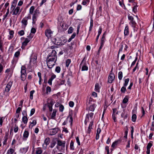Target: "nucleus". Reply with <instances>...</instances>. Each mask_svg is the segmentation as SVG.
I'll use <instances>...</instances> for the list:
<instances>
[{
  "instance_id": "obj_44",
  "label": "nucleus",
  "mask_w": 154,
  "mask_h": 154,
  "mask_svg": "<svg viewBox=\"0 0 154 154\" xmlns=\"http://www.w3.org/2000/svg\"><path fill=\"white\" fill-rule=\"evenodd\" d=\"M73 30V29L72 27H70L68 30V33H72Z\"/></svg>"
},
{
  "instance_id": "obj_3",
  "label": "nucleus",
  "mask_w": 154,
  "mask_h": 154,
  "mask_svg": "<svg viewBox=\"0 0 154 154\" xmlns=\"http://www.w3.org/2000/svg\"><path fill=\"white\" fill-rule=\"evenodd\" d=\"M26 67L25 66H23L21 67V79L23 81L25 80L26 76Z\"/></svg>"
},
{
  "instance_id": "obj_15",
  "label": "nucleus",
  "mask_w": 154,
  "mask_h": 154,
  "mask_svg": "<svg viewBox=\"0 0 154 154\" xmlns=\"http://www.w3.org/2000/svg\"><path fill=\"white\" fill-rule=\"evenodd\" d=\"M129 27L127 25L125 26L124 32V34L125 36H127L129 35Z\"/></svg>"
},
{
  "instance_id": "obj_55",
  "label": "nucleus",
  "mask_w": 154,
  "mask_h": 154,
  "mask_svg": "<svg viewBox=\"0 0 154 154\" xmlns=\"http://www.w3.org/2000/svg\"><path fill=\"white\" fill-rule=\"evenodd\" d=\"M128 101V98L125 97L123 100V103H127Z\"/></svg>"
},
{
  "instance_id": "obj_28",
  "label": "nucleus",
  "mask_w": 154,
  "mask_h": 154,
  "mask_svg": "<svg viewBox=\"0 0 154 154\" xmlns=\"http://www.w3.org/2000/svg\"><path fill=\"white\" fill-rule=\"evenodd\" d=\"M14 31L13 30H11L9 31V33L10 35L8 39H11L13 37V35L14 34Z\"/></svg>"
},
{
  "instance_id": "obj_16",
  "label": "nucleus",
  "mask_w": 154,
  "mask_h": 154,
  "mask_svg": "<svg viewBox=\"0 0 154 154\" xmlns=\"http://www.w3.org/2000/svg\"><path fill=\"white\" fill-rule=\"evenodd\" d=\"M21 23L24 26L26 27L28 23L27 18H23L21 21Z\"/></svg>"
},
{
  "instance_id": "obj_53",
  "label": "nucleus",
  "mask_w": 154,
  "mask_h": 154,
  "mask_svg": "<svg viewBox=\"0 0 154 154\" xmlns=\"http://www.w3.org/2000/svg\"><path fill=\"white\" fill-rule=\"evenodd\" d=\"M21 107H19L17 108L16 110V113L18 114L20 113V111L21 109Z\"/></svg>"
},
{
  "instance_id": "obj_48",
  "label": "nucleus",
  "mask_w": 154,
  "mask_h": 154,
  "mask_svg": "<svg viewBox=\"0 0 154 154\" xmlns=\"http://www.w3.org/2000/svg\"><path fill=\"white\" fill-rule=\"evenodd\" d=\"M20 54V51H17L14 54V56L16 57H17Z\"/></svg>"
},
{
  "instance_id": "obj_5",
  "label": "nucleus",
  "mask_w": 154,
  "mask_h": 154,
  "mask_svg": "<svg viewBox=\"0 0 154 154\" xmlns=\"http://www.w3.org/2000/svg\"><path fill=\"white\" fill-rule=\"evenodd\" d=\"M33 36V35H32L30 34V36L28 37V38H25L24 42L22 43V46L21 47L22 48H23V47L24 48L27 45V43L30 41Z\"/></svg>"
},
{
  "instance_id": "obj_38",
  "label": "nucleus",
  "mask_w": 154,
  "mask_h": 154,
  "mask_svg": "<svg viewBox=\"0 0 154 154\" xmlns=\"http://www.w3.org/2000/svg\"><path fill=\"white\" fill-rule=\"evenodd\" d=\"M88 67L87 66L84 65L82 67V71H87L88 70Z\"/></svg>"
},
{
  "instance_id": "obj_27",
  "label": "nucleus",
  "mask_w": 154,
  "mask_h": 154,
  "mask_svg": "<svg viewBox=\"0 0 154 154\" xmlns=\"http://www.w3.org/2000/svg\"><path fill=\"white\" fill-rule=\"evenodd\" d=\"M22 121L24 124H26L27 122L28 119L27 116H24L22 118Z\"/></svg>"
},
{
  "instance_id": "obj_40",
  "label": "nucleus",
  "mask_w": 154,
  "mask_h": 154,
  "mask_svg": "<svg viewBox=\"0 0 154 154\" xmlns=\"http://www.w3.org/2000/svg\"><path fill=\"white\" fill-rule=\"evenodd\" d=\"M126 86H123L121 89V91L122 93H125V91H126V88H125Z\"/></svg>"
},
{
  "instance_id": "obj_21",
  "label": "nucleus",
  "mask_w": 154,
  "mask_h": 154,
  "mask_svg": "<svg viewBox=\"0 0 154 154\" xmlns=\"http://www.w3.org/2000/svg\"><path fill=\"white\" fill-rule=\"evenodd\" d=\"M14 151V149L13 148H10L8 150L7 154H13Z\"/></svg>"
},
{
  "instance_id": "obj_6",
  "label": "nucleus",
  "mask_w": 154,
  "mask_h": 154,
  "mask_svg": "<svg viewBox=\"0 0 154 154\" xmlns=\"http://www.w3.org/2000/svg\"><path fill=\"white\" fill-rule=\"evenodd\" d=\"M56 60H47V66L49 68H51L55 65Z\"/></svg>"
},
{
  "instance_id": "obj_41",
  "label": "nucleus",
  "mask_w": 154,
  "mask_h": 154,
  "mask_svg": "<svg viewBox=\"0 0 154 154\" xmlns=\"http://www.w3.org/2000/svg\"><path fill=\"white\" fill-rule=\"evenodd\" d=\"M89 119L88 115V114H87L86 115L85 119V123L86 125L87 124V123L89 122Z\"/></svg>"
},
{
  "instance_id": "obj_14",
  "label": "nucleus",
  "mask_w": 154,
  "mask_h": 154,
  "mask_svg": "<svg viewBox=\"0 0 154 154\" xmlns=\"http://www.w3.org/2000/svg\"><path fill=\"white\" fill-rule=\"evenodd\" d=\"M29 135V132L26 131H25L24 132L23 137V139L25 140H26L27 138L28 137Z\"/></svg>"
},
{
  "instance_id": "obj_42",
  "label": "nucleus",
  "mask_w": 154,
  "mask_h": 154,
  "mask_svg": "<svg viewBox=\"0 0 154 154\" xmlns=\"http://www.w3.org/2000/svg\"><path fill=\"white\" fill-rule=\"evenodd\" d=\"M18 34L20 36H22L24 34V31L23 30H21L18 32Z\"/></svg>"
},
{
  "instance_id": "obj_8",
  "label": "nucleus",
  "mask_w": 154,
  "mask_h": 154,
  "mask_svg": "<svg viewBox=\"0 0 154 154\" xmlns=\"http://www.w3.org/2000/svg\"><path fill=\"white\" fill-rule=\"evenodd\" d=\"M52 34L53 32L50 29H46L45 31V35L48 38L51 37Z\"/></svg>"
},
{
  "instance_id": "obj_7",
  "label": "nucleus",
  "mask_w": 154,
  "mask_h": 154,
  "mask_svg": "<svg viewBox=\"0 0 154 154\" xmlns=\"http://www.w3.org/2000/svg\"><path fill=\"white\" fill-rule=\"evenodd\" d=\"M54 43L57 45H64V43L62 42L61 39L58 38H55L53 41Z\"/></svg>"
},
{
  "instance_id": "obj_36",
  "label": "nucleus",
  "mask_w": 154,
  "mask_h": 154,
  "mask_svg": "<svg viewBox=\"0 0 154 154\" xmlns=\"http://www.w3.org/2000/svg\"><path fill=\"white\" fill-rule=\"evenodd\" d=\"M129 80V78H127L125 80V83L124 84V86L126 87L127 85Z\"/></svg>"
},
{
  "instance_id": "obj_31",
  "label": "nucleus",
  "mask_w": 154,
  "mask_h": 154,
  "mask_svg": "<svg viewBox=\"0 0 154 154\" xmlns=\"http://www.w3.org/2000/svg\"><path fill=\"white\" fill-rule=\"evenodd\" d=\"M125 132L124 137L127 138V134L128 133V127L126 126L125 127Z\"/></svg>"
},
{
  "instance_id": "obj_19",
  "label": "nucleus",
  "mask_w": 154,
  "mask_h": 154,
  "mask_svg": "<svg viewBox=\"0 0 154 154\" xmlns=\"http://www.w3.org/2000/svg\"><path fill=\"white\" fill-rule=\"evenodd\" d=\"M96 105L94 104L90 106L89 109L91 111H94V110L95 108L96 107Z\"/></svg>"
},
{
  "instance_id": "obj_56",
  "label": "nucleus",
  "mask_w": 154,
  "mask_h": 154,
  "mask_svg": "<svg viewBox=\"0 0 154 154\" xmlns=\"http://www.w3.org/2000/svg\"><path fill=\"white\" fill-rule=\"evenodd\" d=\"M152 146V143H149L147 145V149H150Z\"/></svg>"
},
{
  "instance_id": "obj_39",
  "label": "nucleus",
  "mask_w": 154,
  "mask_h": 154,
  "mask_svg": "<svg viewBox=\"0 0 154 154\" xmlns=\"http://www.w3.org/2000/svg\"><path fill=\"white\" fill-rule=\"evenodd\" d=\"M71 63V60H70V59H67L66 61V66L68 67L69 64H70V63Z\"/></svg>"
},
{
  "instance_id": "obj_26",
  "label": "nucleus",
  "mask_w": 154,
  "mask_h": 154,
  "mask_svg": "<svg viewBox=\"0 0 154 154\" xmlns=\"http://www.w3.org/2000/svg\"><path fill=\"white\" fill-rule=\"evenodd\" d=\"M35 7L34 6H32L30 8L29 10V13L30 14H32L34 10H35Z\"/></svg>"
},
{
  "instance_id": "obj_35",
  "label": "nucleus",
  "mask_w": 154,
  "mask_h": 154,
  "mask_svg": "<svg viewBox=\"0 0 154 154\" xmlns=\"http://www.w3.org/2000/svg\"><path fill=\"white\" fill-rule=\"evenodd\" d=\"M93 25V20L92 19H91V22H90V26L89 27V31H91V30L92 28Z\"/></svg>"
},
{
  "instance_id": "obj_45",
  "label": "nucleus",
  "mask_w": 154,
  "mask_h": 154,
  "mask_svg": "<svg viewBox=\"0 0 154 154\" xmlns=\"http://www.w3.org/2000/svg\"><path fill=\"white\" fill-rule=\"evenodd\" d=\"M18 129H19V128H18V126L16 125H15V127H14V132L15 133L17 132L18 131Z\"/></svg>"
},
{
  "instance_id": "obj_57",
  "label": "nucleus",
  "mask_w": 154,
  "mask_h": 154,
  "mask_svg": "<svg viewBox=\"0 0 154 154\" xmlns=\"http://www.w3.org/2000/svg\"><path fill=\"white\" fill-rule=\"evenodd\" d=\"M4 119V118L3 117H1L0 118V125L1 126L2 125L3 120Z\"/></svg>"
},
{
  "instance_id": "obj_9",
  "label": "nucleus",
  "mask_w": 154,
  "mask_h": 154,
  "mask_svg": "<svg viewBox=\"0 0 154 154\" xmlns=\"http://www.w3.org/2000/svg\"><path fill=\"white\" fill-rule=\"evenodd\" d=\"M115 78L114 74L113 73H111L109 75L108 78V82L109 83H111L114 80Z\"/></svg>"
},
{
  "instance_id": "obj_12",
  "label": "nucleus",
  "mask_w": 154,
  "mask_h": 154,
  "mask_svg": "<svg viewBox=\"0 0 154 154\" xmlns=\"http://www.w3.org/2000/svg\"><path fill=\"white\" fill-rule=\"evenodd\" d=\"M37 58V57L35 56L32 57L30 60L29 63L30 64H33V65L35 64L36 63Z\"/></svg>"
},
{
  "instance_id": "obj_2",
  "label": "nucleus",
  "mask_w": 154,
  "mask_h": 154,
  "mask_svg": "<svg viewBox=\"0 0 154 154\" xmlns=\"http://www.w3.org/2000/svg\"><path fill=\"white\" fill-rule=\"evenodd\" d=\"M21 12L20 10V7L18 6L11 7V11L10 13L12 14V15H19Z\"/></svg>"
},
{
  "instance_id": "obj_54",
  "label": "nucleus",
  "mask_w": 154,
  "mask_h": 154,
  "mask_svg": "<svg viewBox=\"0 0 154 154\" xmlns=\"http://www.w3.org/2000/svg\"><path fill=\"white\" fill-rule=\"evenodd\" d=\"M51 91V88L49 86H48L46 88V93H48V92H50Z\"/></svg>"
},
{
  "instance_id": "obj_59",
  "label": "nucleus",
  "mask_w": 154,
  "mask_h": 154,
  "mask_svg": "<svg viewBox=\"0 0 154 154\" xmlns=\"http://www.w3.org/2000/svg\"><path fill=\"white\" fill-rule=\"evenodd\" d=\"M23 3V1L22 0L20 1L18 3L17 5L18 6H21Z\"/></svg>"
},
{
  "instance_id": "obj_32",
  "label": "nucleus",
  "mask_w": 154,
  "mask_h": 154,
  "mask_svg": "<svg viewBox=\"0 0 154 154\" xmlns=\"http://www.w3.org/2000/svg\"><path fill=\"white\" fill-rule=\"evenodd\" d=\"M57 111L56 110L54 109L53 111V112H52V115H51V118L53 119H54L55 118V116L56 115Z\"/></svg>"
},
{
  "instance_id": "obj_20",
  "label": "nucleus",
  "mask_w": 154,
  "mask_h": 154,
  "mask_svg": "<svg viewBox=\"0 0 154 154\" xmlns=\"http://www.w3.org/2000/svg\"><path fill=\"white\" fill-rule=\"evenodd\" d=\"M93 125V122L92 121L91 122H90L89 127H88V133H90L91 131V129H92V126Z\"/></svg>"
},
{
  "instance_id": "obj_47",
  "label": "nucleus",
  "mask_w": 154,
  "mask_h": 154,
  "mask_svg": "<svg viewBox=\"0 0 154 154\" xmlns=\"http://www.w3.org/2000/svg\"><path fill=\"white\" fill-rule=\"evenodd\" d=\"M64 108L63 106L62 105H60L59 106L60 111L62 112L63 111Z\"/></svg>"
},
{
  "instance_id": "obj_37",
  "label": "nucleus",
  "mask_w": 154,
  "mask_h": 154,
  "mask_svg": "<svg viewBox=\"0 0 154 154\" xmlns=\"http://www.w3.org/2000/svg\"><path fill=\"white\" fill-rule=\"evenodd\" d=\"M34 92H35L34 90L31 91L30 92V99L31 100H32L33 99V95Z\"/></svg>"
},
{
  "instance_id": "obj_24",
  "label": "nucleus",
  "mask_w": 154,
  "mask_h": 154,
  "mask_svg": "<svg viewBox=\"0 0 154 154\" xmlns=\"http://www.w3.org/2000/svg\"><path fill=\"white\" fill-rule=\"evenodd\" d=\"M70 149L73 150L75 149V147L74 145V142L72 140H71L70 143Z\"/></svg>"
},
{
  "instance_id": "obj_46",
  "label": "nucleus",
  "mask_w": 154,
  "mask_h": 154,
  "mask_svg": "<svg viewBox=\"0 0 154 154\" xmlns=\"http://www.w3.org/2000/svg\"><path fill=\"white\" fill-rule=\"evenodd\" d=\"M105 39V36L104 35V34H103V35L102 37L101 38V43H102V44H103Z\"/></svg>"
},
{
  "instance_id": "obj_10",
  "label": "nucleus",
  "mask_w": 154,
  "mask_h": 154,
  "mask_svg": "<svg viewBox=\"0 0 154 154\" xmlns=\"http://www.w3.org/2000/svg\"><path fill=\"white\" fill-rule=\"evenodd\" d=\"M59 131L57 128H54L50 130V133L51 135H53L55 134Z\"/></svg>"
},
{
  "instance_id": "obj_34",
  "label": "nucleus",
  "mask_w": 154,
  "mask_h": 154,
  "mask_svg": "<svg viewBox=\"0 0 154 154\" xmlns=\"http://www.w3.org/2000/svg\"><path fill=\"white\" fill-rule=\"evenodd\" d=\"M132 120L133 122H135L136 121L137 119V116L136 115L134 114L131 117Z\"/></svg>"
},
{
  "instance_id": "obj_17",
  "label": "nucleus",
  "mask_w": 154,
  "mask_h": 154,
  "mask_svg": "<svg viewBox=\"0 0 154 154\" xmlns=\"http://www.w3.org/2000/svg\"><path fill=\"white\" fill-rule=\"evenodd\" d=\"M42 151V148L40 147H38L36 149L35 151V153L36 154H41Z\"/></svg>"
},
{
  "instance_id": "obj_49",
  "label": "nucleus",
  "mask_w": 154,
  "mask_h": 154,
  "mask_svg": "<svg viewBox=\"0 0 154 154\" xmlns=\"http://www.w3.org/2000/svg\"><path fill=\"white\" fill-rule=\"evenodd\" d=\"M130 23H131L133 27H135L136 23L133 20L131 21Z\"/></svg>"
},
{
  "instance_id": "obj_64",
  "label": "nucleus",
  "mask_w": 154,
  "mask_h": 154,
  "mask_svg": "<svg viewBox=\"0 0 154 154\" xmlns=\"http://www.w3.org/2000/svg\"><path fill=\"white\" fill-rule=\"evenodd\" d=\"M56 77V75H55L53 74V75H52L51 76V78L50 79L53 80Z\"/></svg>"
},
{
  "instance_id": "obj_1",
  "label": "nucleus",
  "mask_w": 154,
  "mask_h": 154,
  "mask_svg": "<svg viewBox=\"0 0 154 154\" xmlns=\"http://www.w3.org/2000/svg\"><path fill=\"white\" fill-rule=\"evenodd\" d=\"M57 145L56 148L59 150L60 151H63L65 149L66 142L65 141H62L58 139L57 140Z\"/></svg>"
},
{
  "instance_id": "obj_22",
  "label": "nucleus",
  "mask_w": 154,
  "mask_h": 154,
  "mask_svg": "<svg viewBox=\"0 0 154 154\" xmlns=\"http://www.w3.org/2000/svg\"><path fill=\"white\" fill-rule=\"evenodd\" d=\"M100 88L99 84L97 83L96 84L95 86V91L97 92H100Z\"/></svg>"
},
{
  "instance_id": "obj_13",
  "label": "nucleus",
  "mask_w": 154,
  "mask_h": 154,
  "mask_svg": "<svg viewBox=\"0 0 154 154\" xmlns=\"http://www.w3.org/2000/svg\"><path fill=\"white\" fill-rule=\"evenodd\" d=\"M29 146H28L21 148L20 149V152L22 153L25 154L28 151L29 149Z\"/></svg>"
},
{
  "instance_id": "obj_29",
  "label": "nucleus",
  "mask_w": 154,
  "mask_h": 154,
  "mask_svg": "<svg viewBox=\"0 0 154 154\" xmlns=\"http://www.w3.org/2000/svg\"><path fill=\"white\" fill-rule=\"evenodd\" d=\"M50 140L49 138L47 137L45 139L44 141V143H45L46 146L48 145L50 143Z\"/></svg>"
},
{
  "instance_id": "obj_30",
  "label": "nucleus",
  "mask_w": 154,
  "mask_h": 154,
  "mask_svg": "<svg viewBox=\"0 0 154 154\" xmlns=\"http://www.w3.org/2000/svg\"><path fill=\"white\" fill-rule=\"evenodd\" d=\"M17 0H14L11 3V7H16Z\"/></svg>"
},
{
  "instance_id": "obj_50",
  "label": "nucleus",
  "mask_w": 154,
  "mask_h": 154,
  "mask_svg": "<svg viewBox=\"0 0 154 154\" xmlns=\"http://www.w3.org/2000/svg\"><path fill=\"white\" fill-rule=\"evenodd\" d=\"M137 5H136L134 6L133 9V11L135 13L137 11Z\"/></svg>"
},
{
  "instance_id": "obj_51",
  "label": "nucleus",
  "mask_w": 154,
  "mask_h": 154,
  "mask_svg": "<svg viewBox=\"0 0 154 154\" xmlns=\"http://www.w3.org/2000/svg\"><path fill=\"white\" fill-rule=\"evenodd\" d=\"M35 112V109H31V111H30V116H31L32 115H33Z\"/></svg>"
},
{
  "instance_id": "obj_18",
  "label": "nucleus",
  "mask_w": 154,
  "mask_h": 154,
  "mask_svg": "<svg viewBox=\"0 0 154 154\" xmlns=\"http://www.w3.org/2000/svg\"><path fill=\"white\" fill-rule=\"evenodd\" d=\"M37 17V13L36 12H35L33 14L32 17V20H33V23H34L36 21Z\"/></svg>"
},
{
  "instance_id": "obj_25",
  "label": "nucleus",
  "mask_w": 154,
  "mask_h": 154,
  "mask_svg": "<svg viewBox=\"0 0 154 154\" xmlns=\"http://www.w3.org/2000/svg\"><path fill=\"white\" fill-rule=\"evenodd\" d=\"M56 143V141L54 140H53L51 143L50 145V147L51 148H53L55 145Z\"/></svg>"
},
{
  "instance_id": "obj_43",
  "label": "nucleus",
  "mask_w": 154,
  "mask_h": 154,
  "mask_svg": "<svg viewBox=\"0 0 154 154\" xmlns=\"http://www.w3.org/2000/svg\"><path fill=\"white\" fill-rule=\"evenodd\" d=\"M55 71L57 72V73H59L60 72V68L59 66H57L56 67L55 69Z\"/></svg>"
},
{
  "instance_id": "obj_23",
  "label": "nucleus",
  "mask_w": 154,
  "mask_h": 154,
  "mask_svg": "<svg viewBox=\"0 0 154 154\" xmlns=\"http://www.w3.org/2000/svg\"><path fill=\"white\" fill-rule=\"evenodd\" d=\"M120 142V140H118L115 141V142L113 143L111 146L113 148H114L117 145L118 143H119Z\"/></svg>"
},
{
  "instance_id": "obj_11",
  "label": "nucleus",
  "mask_w": 154,
  "mask_h": 154,
  "mask_svg": "<svg viewBox=\"0 0 154 154\" xmlns=\"http://www.w3.org/2000/svg\"><path fill=\"white\" fill-rule=\"evenodd\" d=\"M12 84V82L11 81L9 82L8 83L5 88V91L7 92H8L10 90Z\"/></svg>"
},
{
  "instance_id": "obj_52",
  "label": "nucleus",
  "mask_w": 154,
  "mask_h": 154,
  "mask_svg": "<svg viewBox=\"0 0 154 154\" xmlns=\"http://www.w3.org/2000/svg\"><path fill=\"white\" fill-rule=\"evenodd\" d=\"M69 106L72 107L74 105V103L73 102L70 101L69 102Z\"/></svg>"
},
{
  "instance_id": "obj_60",
  "label": "nucleus",
  "mask_w": 154,
  "mask_h": 154,
  "mask_svg": "<svg viewBox=\"0 0 154 154\" xmlns=\"http://www.w3.org/2000/svg\"><path fill=\"white\" fill-rule=\"evenodd\" d=\"M76 142L79 145H80V143L79 141V138L78 137H77L76 138Z\"/></svg>"
},
{
  "instance_id": "obj_4",
  "label": "nucleus",
  "mask_w": 154,
  "mask_h": 154,
  "mask_svg": "<svg viewBox=\"0 0 154 154\" xmlns=\"http://www.w3.org/2000/svg\"><path fill=\"white\" fill-rule=\"evenodd\" d=\"M56 54V51L54 50H53L51 53H50L48 55L47 58L48 60H56L57 58Z\"/></svg>"
},
{
  "instance_id": "obj_33",
  "label": "nucleus",
  "mask_w": 154,
  "mask_h": 154,
  "mask_svg": "<svg viewBox=\"0 0 154 154\" xmlns=\"http://www.w3.org/2000/svg\"><path fill=\"white\" fill-rule=\"evenodd\" d=\"M122 72L121 71L119 72L118 73V78L119 80L122 79Z\"/></svg>"
},
{
  "instance_id": "obj_63",
  "label": "nucleus",
  "mask_w": 154,
  "mask_h": 154,
  "mask_svg": "<svg viewBox=\"0 0 154 154\" xmlns=\"http://www.w3.org/2000/svg\"><path fill=\"white\" fill-rule=\"evenodd\" d=\"M105 150L107 151V154H109V147L108 146H106L105 147Z\"/></svg>"
},
{
  "instance_id": "obj_58",
  "label": "nucleus",
  "mask_w": 154,
  "mask_h": 154,
  "mask_svg": "<svg viewBox=\"0 0 154 154\" xmlns=\"http://www.w3.org/2000/svg\"><path fill=\"white\" fill-rule=\"evenodd\" d=\"M82 6L81 5H78L76 9L77 11L80 10L81 9Z\"/></svg>"
},
{
  "instance_id": "obj_61",
  "label": "nucleus",
  "mask_w": 154,
  "mask_h": 154,
  "mask_svg": "<svg viewBox=\"0 0 154 154\" xmlns=\"http://www.w3.org/2000/svg\"><path fill=\"white\" fill-rule=\"evenodd\" d=\"M36 31V30L35 28H32L31 29V33L34 34L35 32Z\"/></svg>"
},
{
  "instance_id": "obj_62",
  "label": "nucleus",
  "mask_w": 154,
  "mask_h": 154,
  "mask_svg": "<svg viewBox=\"0 0 154 154\" xmlns=\"http://www.w3.org/2000/svg\"><path fill=\"white\" fill-rule=\"evenodd\" d=\"M102 30V28L101 27H100L98 31V35H100V34L101 33Z\"/></svg>"
}]
</instances>
